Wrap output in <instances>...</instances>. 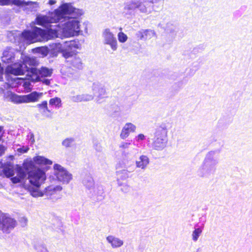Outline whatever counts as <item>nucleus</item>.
Returning <instances> with one entry per match:
<instances>
[{
    "instance_id": "nucleus-1",
    "label": "nucleus",
    "mask_w": 252,
    "mask_h": 252,
    "mask_svg": "<svg viewBox=\"0 0 252 252\" xmlns=\"http://www.w3.org/2000/svg\"><path fill=\"white\" fill-rule=\"evenodd\" d=\"M76 9L69 3H64L54 11L49 12L48 15H39L35 19L36 24L47 29V32H53L51 29V23H56L64 19L66 15L75 12Z\"/></svg>"
},
{
    "instance_id": "nucleus-2",
    "label": "nucleus",
    "mask_w": 252,
    "mask_h": 252,
    "mask_svg": "<svg viewBox=\"0 0 252 252\" xmlns=\"http://www.w3.org/2000/svg\"><path fill=\"white\" fill-rule=\"evenodd\" d=\"M21 36L24 41L28 44L50 39L49 35L46 30L36 27H34L32 31H24L22 32Z\"/></svg>"
},
{
    "instance_id": "nucleus-3",
    "label": "nucleus",
    "mask_w": 252,
    "mask_h": 252,
    "mask_svg": "<svg viewBox=\"0 0 252 252\" xmlns=\"http://www.w3.org/2000/svg\"><path fill=\"white\" fill-rule=\"evenodd\" d=\"M155 138L152 143L153 148L161 150L165 148L167 143V128L165 125H161L156 129Z\"/></svg>"
},
{
    "instance_id": "nucleus-4",
    "label": "nucleus",
    "mask_w": 252,
    "mask_h": 252,
    "mask_svg": "<svg viewBox=\"0 0 252 252\" xmlns=\"http://www.w3.org/2000/svg\"><path fill=\"white\" fill-rule=\"evenodd\" d=\"M15 172L17 176L13 177L14 175V169L12 165L7 164L5 165L2 170V173L7 178H10V180L13 184L19 183L22 180L24 179L26 176V173L23 168L19 165H16Z\"/></svg>"
},
{
    "instance_id": "nucleus-5",
    "label": "nucleus",
    "mask_w": 252,
    "mask_h": 252,
    "mask_svg": "<svg viewBox=\"0 0 252 252\" xmlns=\"http://www.w3.org/2000/svg\"><path fill=\"white\" fill-rule=\"evenodd\" d=\"M28 179L31 185L39 188L46 179L45 173L39 168H34L28 173Z\"/></svg>"
},
{
    "instance_id": "nucleus-6",
    "label": "nucleus",
    "mask_w": 252,
    "mask_h": 252,
    "mask_svg": "<svg viewBox=\"0 0 252 252\" xmlns=\"http://www.w3.org/2000/svg\"><path fill=\"white\" fill-rule=\"evenodd\" d=\"M17 225L16 221L0 211V230L4 233H9Z\"/></svg>"
},
{
    "instance_id": "nucleus-7",
    "label": "nucleus",
    "mask_w": 252,
    "mask_h": 252,
    "mask_svg": "<svg viewBox=\"0 0 252 252\" xmlns=\"http://www.w3.org/2000/svg\"><path fill=\"white\" fill-rule=\"evenodd\" d=\"M28 68L25 66L23 61L14 63L13 65H8L5 69L6 75L12 74L15 76L23 75L28 71Z\"/></svg>"
},
{
    "instance_id": "nucleus-8",
    "label": "nucleus",
    "mask_w": 252,
    "mask_h": 252,
    "mask_svg": "<svg viewBox=\"0 0 252 252\" xmlns=\"http://www.w3.org/2000/svg\"><path fill=\"white\" fill-rule=\"evenodd\" d=\"M54 168L55 175L60 181L68 183L72 179V175L60 164H55Z\"/></svg>"
},
{
    "instance_id": "nucleus-9",
    "label": "nucleus",
    "mask_w": 252,
    "mask_h": 252,
    "mask_svg": "<svg viewBox=\"0 0 252 252\" xmlns=\"http://www.w3.org/2000/svg\"><path fill=\"white\" fill-rule=\"evenodd\" d=\"M62 189V188L61 186L50 185L46 187L43 192L38 190H32L31 191V194L34 197L42 196L44 195L50 196L56 194L58 191H60Z\"/></svg>"
},
{
    "instance_id": "nucleus-10",
    "label": "nucleus",
    "mask_w": 252,
    "mask_h": 252,
    "mask_svg": "<svg viewBox=\"0 0 252 252\" xmlns=\"http://www.w3.org/2000/svg\"><path fill=\"white\" fill-rule=\"evenodd\" d=\"M103 37L104 38V43L109 45L113 51L116 50L117 49V40L114 35L112 32H110L109 29L105 30L103 33Z\"/></svg>"
},
{
    "instance_id": "nucleus-11",
    "label": "nucleus",
    "mask_w": 252,
    "mask_h": 252,
    "mask_svg": "<svg viewBox=\"0 0 252 252\" xmlns=\"http://www.w3.org/2000/svg\"><path fill=\"white\" fill-rule=\"evenodd\" d=\"M64 29L71 35H77L80 31L79 22L76 20H71L65 23Z\"/></svg>"
},
{
    "instance_id": "nucleus-12",
    "label": "nucleus",
    "mask_w": 252,
    "mask_h": 252,
    "mask_svg": "<svg viewBox=\"0 0 252 252\" xmlns=\"http://www.w3.org/2000/svg\"><path fill=\"white\" fill-rule=\"evenodd\" d=\"M32 2H25L21 0H0V5H15L17 6L26 7Z\"/></svg>"
},
{
    "instance_id": "nucleus-13",
    "label": "nucleus",
    "mask_w": 252,
    "mask_h": 252,
    "mask_svg": "<svg viewBox=\"0 0 252 252\" xmlns=\"http://www.w3.org/2000/svg\"><path fill=\"white\" fill-rule=\"evenodd\" d=\"M136 126L130 123H126L125 126L123 128L120 136L122 139L126 138L130 132H134Z\"/></svg>"
},
{
    "instance_id": "nucleus-14",
    "label": "nucleus",
    "mask_w": 252,
    "mask_h": 252,
    "mask_svg": "<svg viewBox=\"0 0 252 252\" xmlns=\"http://www.w3.org/2000/svg\"><path fill=\"white\" fill-rule=\"evenodd\" d=\"M41 94L36 92H32L27 95H23L24 103L34 102L38 101Z\"/></svg>"
},
{
    "instance_id": "nucleus-15",
    "label": "nucleus",
    "mask_w": 252,
    "mask_h": 252,
    "mask_svg": "<svg viewBox=\"0 0 252 252\" xmlns=\"http://www.w3.org/2000/svg\"><path fill=\"white\" fill-rule=\"evenodd\" d=\"M23 63L27 67L29 70L31 68L36 67L38 64V62L35 58H32L26 56L23 60Z\"/></svg>"
},
{
    "instance_id": "nucleus-16",
    "label": "nucleus",
    "mask_w": 252,
    "mask_h": 252,
    "mask_svg": "<svg viewBox=\"0 0 252 252\" xmlns=\"http://www.w3.org/2000/svg\"><path fill=\"white\" fill-rule=\"evenodd\" d=\"M34 162L39 165H51L52 161L48 158L42 156H35L33 158Z\"/></svg>"
},
{
    "instance_id": "nucleus-17",
    "label": "nucleus",
    "mask_w": 252,
    "mask_h": 252,
    "mask_svg": "<svg viewBox=\"0 0 252 252\" xmlns=\"http://www.w3.org/2000/svg\"><path fill=\"white\" fill-rule=\"evenodd\" d=\"M14 59V55L13 53L8 51L5 50L3 51L1 60L2 62L5 63H12Z\"/></svg>"
},
{
    "instance_id": "nucleus-18",
    "label": "nucleus",
    "mask_w": 252,
    "mask_h": 252,
    "mask_svg": "<svg viewBox=\"0 0 252 252\" xmlns=\"http://www.w3.org/2000/svg\"><path fill=\"white\" fill-rule=\"evenodd\" d=\"M66 62L71 66L79 69L82 67V62L79 57H77V55H75L71 60L66 61Z\"/></svg>"
},
{
    "instance_id": "nucleus-19",
    "label": "nucleus",
    "mask_w": 252,
    "mask_h": 252,
    "mask_svg": "<svg viewBox=\"0 0 252 252\" xmlns=\"http://www.w3.org/2000/svg\"><path fill=\"white\" fill-rule=\"evenodd\" d=\"M107 240L111 244L113 248L120 247L123 244L122 240L112 236H109L107 237Z\"/></svg>"
},
{
    "instance_id": "nucleus-20",
    "label": "nucleus",
    "mask_w": 252,
    "mask_h": 252,
    "mask_svg": "<svg viewBox=\"0 0 252 252\" xmlns=\"http://www.w3.org/2000/svg\"><path fill=\"white\" fill-rule=\"evenodd\" d=\"M153 33L152 31L150 30H145L139 31L137 33V37L138 39L146 40L151 37V34Z\"/></svg>"
},
{
    "instance_id": "nucleus-21",
    "label": "nucleus",
    "mask_w": 252,
    "mask_h": 252,
    "mask_svg": "<svg viewBox=\"0 0 252 252\" xmlns=\"http://www.w3.org/2000/svg\"><path fill=\"white\" fill-rule=\"evenodd\" d=\"M27 72H28L27 75L32 78V80L36 81H39V69L34 67L31 68Z\"/></svg>"
},
{
    "instance_id": "nucleus-22",
    "label": "nucleus",
    "mask_w": 252,
    "mask_h": 252,
    "mask_svg": "<svg viewBox=\"0 0 252 252\" xmlns=\"http://www.w3.org/2000/svg\"><path fill=\"white\" fill-rule=\"evenodd\" d=\"M149 158L146 156L142 155L140 157L139 160L136 161V166L138 168L144 169L149 164Z\"/></svg>"
},
{
    "instance_id": "nucleus-23",
    "label": "nucleus",
    "mask_w": 252,
    "mask_h": 252,
    "mask_svg": "<svg viewBox=\"0 0 252 252\" xmlns=\"http://www.w3.org/2000/svg\"><path fill=\"white\" fill-rule=\"evenodd\" d=\"M37 107L38 108L39 111L45 114L47 113H52V111L48 109L47 101L46 100L43 101L41 103L37 105Z\"/></svg>"
},
{
    "instance_id": "nucleus-24",
    "label": "nucleus",
    "mask_w": 252,
    "mask_h": 252,
    "mask_svg": "<svg viewBox=\"0 0 252 252\" xmlns=\"http://www.w3.org/2000/svg\"><path fill=\"white\" fill-rule=\"evenodd\" d=\"M63 56L67 60H71L75 55H76V52L73 51H69L67 49H63L62 51Z\"/></svg>"
},
{
    "instance_id": "nucleus-25",
    "label": "nucleus",
    "mask_w": 252,
    "mask_h": 252,
    "mask_svg": "<svg viewBox=\"0 0 252 252\" xmlns=\"http://www.w3.org/2000/svg\"><path fill=\"white\" fill-rule=\"evenodd\" d=\"M52 73V70L46 67H42L39 69V80L42 77L50 76Z\"/></svg>"
},
{
    "instance_id": "nucleus-26",
    "label": "nucleus",
    "mask_w": 252,
    "mask_h": 252,
    "mask_svg": "<svg viewBox=\"0 0 252 252\" xmlns=\"http://www.w3.org/2000/svg\"><path fill=\"white\" fill-rule=\"evenodd\" d=\"M10 99L11 101L15 103H24L23 95H18L16 94L11 93L10 95Z\"/></svg>"
},
{
    "instance_id": "nucleus-27",
    "label": "nucleus",
    "mask_w": 252,
    "mask_h": 252,
    "mask_svg": "<svg viewBox=\"0 0 252 252\" xmlns=\"http://www.w3.org/2000/svg\"><path fill=\"white\" fill-rule=\"evenodd\" d=\"M49 102L50 106H54L57 108L61 107L62 104L61 99L58 97L51 98Z\"/></svg>"
},
{
    "instance_id": "nucleus-28",
    "label": "nucleus",
    "mask_w": 252,
    "mask_h": 252,
    "mask_svg": "<svg viewBox=\"0 0 252 252\" xmlns=\"http://www.w3.org/2000/svg\"><path fill=\"white\" fill-rule=\"evenodd\" d=\"M117 175L118 181L126 179L128 177L127 172L125 170L119 172L117 174Z\"/></svg>"
},
{
    "instance_id": "nucleus-29",
    "label": "nucleus",
    "mask_w": 252,
    "mask_h": 252,
    "mask_svg": "<svg viewBox=\"0 0 252 252\" xmlns=\"http://www.w3.org/2000/svg\"><path fill=\"white\" fill-rule=\"evenodd\" d=\"M202 233V229L200 228H196L195 229V230L193 231V233H192V239L194 241H196L199 235L201 234V233Z\"/></svg>"
},
{
    "instance_id": "nucleus-30",
    "label": "nucleus",
    "mask_w": 252,
    "mask_h": 252,
    "mask_svg": "<svg viewBox=\"0 0 252 252\" xmlns=\"http://www.w3.org/2000/svg\"><path fill=\"white\" fill-rule=\"evenodd\" d=\"M118 38L120 42L124 43L127 40V36L124 32H121L118 34Z\"/></svg>"
},
{
    "instance_id": "nucleus-31",
    "label": "nucleus",
    "mask_w": 252,
    "mask_h": 252,
    "mask_svg": "<svg viewBox=\"0 0 252 252\" xmlns=\"http://www.w3.org/2000/svg\"><path fill=\"white\" fill-rule=\"evenodd\" d=\"M66 43L67 44V46L68 48L71 49L72 48L75 49L78 48V45L75 40H71L69 41H66Z\"/></svg>"
},
{
    "instance_id": "nucleus-32",
    "label": "nucleus",
    "mask_w": 252,
    "mask_h": 252,
    "mask_svg": "<svg viewBox=\"0 0 252 252\" xmlns=\"http://www.w3.org/2000/svg\"><path fill=\"white\" fill-rule=\"evenodd\" d=\"M73 141V139L71 138H67L64 139L63 142L62 144L65 147H69L71 146L72 142Z\"/></svg>"
},
{
    "instance_id": "nucleus-33",
    "label": "nucleus",
    "mask_w": 252,
    "mask_h": 252,
    "mask_svg": "<svg viewBox=\"0 0 252 252\" xmlns=\"http://www.w3.org/2000/svg\"><path fill=\"white\" fill-rule=\"evenodd\" d=\"M29 150V147L28 146H23L21 148L17 149V151L21 154L26 153L28 152Z\"/></svg>"
},
{
    "instance_id": "nucleus-34",
    "label": "nucleus",
    "mask_w": 252,
    "mask_h": 252,
    "mask_svg": "<svg viewBox=\"0 0 252 252\" xmlns=\"http://www.w3.org/2000/svg\"><path fill=\"white\" fill-rule=\"evenodd\" d=\"M6 147L3 145L0 144V157L2 156L5 153Z\"/></svg>"
},
{
    "instance_id": "nucleus-35",
    "label": "nucleus",
    "mask_w": 252,
    "mask_h": 252,
    "mask_svg": "<svg viewBox=\"0 0 252 252\" xmlns=\"http://www.w3.org/2000/svg\"><path fill=\"white\" fill-rule=\"evenodd\" d=\"M3 68L1 66V63H0V81H3Z\"/></svg>"
},
{
    "instance_id": "nucleus-36",
    "label": "nucleus",
    "mask_w": 252,
    "mask_h": 252,
    "mask_svg": "<svg viewBox=\"0 0 252 252\" xmlns=\"http://www.w3.org/2000/svg\"><path fill=\"white\" fill-rule=\"evenodd\" d=\"M4 133V131L3 130V127L2 126H0V141L2 140Z\"/></svg>"
},
{
    "instance_id": "nucleus-37",
    "label": "nucleus",
    "mask_w": 252,
    "mask_h": 252,
    "mask_svg": "<svg viewBox=\"0 0 252 252\" xmlns=\"http://www.w3.org/2000/svg\"><path fill=\"white\" fill-rule=\"evenodd\" d=\"M145 139V136L143 134H139L137 136V140H143Z\"/></svg>"
},
{
    "instance_id": "nucleus-38",
    "label": "nucleus",
    "mask_w": 252,
    "mask_h": 252,
    "mask_svg": "<svg viewBox=\"0 0 252 252\" xmlns=\"http://www.w3.org/2000/svg\"><path fill=\"white\" fill-rule=\"evenodd\" d=\"M56 1L54 0H49V3L51 5L55 4Z\"/></svg>"
},
{
    "instance_id": "nucleus-39",
    "label": "nucleus",
    "mask_w": 252,
    "mask_h": 252,
    "mask_svg": "<svg viewBox=\"0 0 252 252\" xmlns=\"http://www.w3.org/2000/svg\"><path fill=\"white\" fill-rule=\"evenodd\" d=\"M45 82L46 83V84H49L50 83V81L49 80H46L45 81Z\"/></svg>"
},
{
    "instance_id": "nucleus-40",
    "label": "nucleus",
    "mask_w": 252,
    "mask_h": 252,
    "mask_svg": "<svg viewBox=\"0 0 252 252\" xmlns=\"http://www.w3.org/2000/svg\"><path fill=\"white\" fill-rule=\"evenodd\" d=\"M125 145H127V143H126V144H124V145H122V146H121V147H123V148H124V147H125Z\"/></svg>"
}]
</instances>
